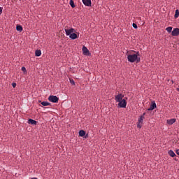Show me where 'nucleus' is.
Segmentation results:
<instances>
[{"label":"nucleus","instance_id":"nucleus-1","mask_svg":"<svg viewBox=\"0 0 179 179\" xmlns=\"http://www.w3.org/2000/svg\"><path fill=\"white\" fill-rule=\"evenodd\" d=\"M124 98V94L120 93L115 96V100L118 103L117 106L120 108H127V100Z\"/></svg>","mask_w":179,"mask_h":179},{"label":"nucleus","instance_id":"nucleus-2","mask_svg":"<svg viewBox=\"0 0 179 179\" xmlns=\"http://www.w3.org/2000/svg\"><path fill=\"white\" fill-rule=\"evenodd\" d=\"M139 56V52H137L136 54L129 55L127 56V60L130 63H139L141 62V57Z\"/></svg>","mask_w":179,"mask_h":179},{"label":"nucleus","instance_id":"nucleus-3","mask_svg":"<svg viewBox=\"0 0 179 179\" xmlns=\"http://www.w3.org/2000/svg\"><path fill=\"white\" fill-rule=\"evenodd\" d=\"M48 101L52 103H57L59 101V97L55 95H50L48 97Z\"/></svg>","mask_w":179,"mask_h":179},{"label":"nucleus","instance_id":"nucleus-4","mask_svg":"<svg viewBox=\"0 0 179 179\" xmlns=\"http://www.w3.org/2000/svg\"><path fill=\"white\" fill-rule=\"evenodd\" d=\"M64 31H65L66 36H70L73 33L75 32V29L71 28L69 29L64 28Z\"/></svg>","mask_w":179,"mask_h":179},{"label":"nucleus","instance_id":"nucleus-5","mask_svg":"<svg viewBox=\"0 0 179 179\" xmlns=\"http://www.w3.org/2000/svg\"><path fill=\"white\" fill-rule=\"evenodd\" d=\"M83 54L85 56H90L91 55L89 49L85 45L83 46Z\"/></svg>","mask_w":179,"mask_h":179},{"label":"nucleus","instance_id":"nucleus-6","mask_svg":"<svg viewBox=\"0 0 179 179\" xmlns=\"http://www.w3.org/2000/svg\"><path fill=\"white\" fill-rule=\"evenodd\" d=\"M156 108H157V106L156 105V102L155 101L151 102L150 108H148V111H151L155 110Z\"/></svg>","mask_w":179,"mask_h":179},{"label":"nucleus","instance_id":"nucleus-7","mask_svg":"<svg viewBox=\"0 0 179 179\" xmlns=\"http://www.w3.org/2000/svg\"><path fill=\"white\" fill-rule=\"evenodd\" d=\"M172 36H179V28H174L171 32Z\"/></svg>","mask_w":179,"mask_h":179},{"label":"nucleus","instance_id":"nucleus-8","mask_svg":"<svg viewBox=\"0 0 179 179\" xmlns=\"http://www.w3.org/2000/svg\"><path fill=\"white\" fill-rule=\"evenodd\" d=\"M84 6L87 7H91L92 6V0H82Z\"/></svg>","mask_w":179,"mask_h":179},{"label":"nucleus","instance_id":"nucleus-9","mask_svg":"<svg viewBox=\"0 0 179 179\" xmlns=\"http://www.w3.org/2000/svg\"><path fill=\"white\" fill-rule=\"evenodd\" d=\"M28 124H30L31 125H37V121L34 119L29 118L28 120Z\"/></svg>","mask_w":179,"mask_h":179},{"label":"nucleus","instance_id":"nucleus-10","mask_svg":"<svg viewBox=\"0 0 179 179\" xmlns=\"http://www.w3.org/2000/svg\"><path fill=\"white\" fill-rule=\"evenodd\" d=\"M176 120L175 118H171V119L167 120L166 122L169 125H173V124H174L176 122Z\"/></svg>","mask_w":179,"mask_h":179},{"label":"nucleus","instance_id":"nucleus-11","mask_svg":"<svg viewBox=\"0 0 179 179\" xmlns=\"http://www.w3.org/2000/svg\"><path fill=\"white\" fill-rule=\"evenodd\" d=\"M69 38L71 39V40H76L78 38V34L73 32L70 36H69Z\"/></svg>","mask_w":179,"mask_h":179},{"label":"nucleus","instance_id":"nucleus-12","mask_svg":"<svg viewBox=\"0 0 179 179\" xmlns=\"http://www.w3.org/2000/svg\"><path fill=\"white\" fill-rule=\"evenodd\" d=\"M41 54H42V52H41V50H36L35 51V56H36V57H41Z\"/></svg>","mask_w":179,"mask_h":179},{"label":"nucleus","instance_id":"nucleus-13","mask_svg":"<svg viewBox=\"0 0 179 179\" xmlns=\"http://www.w3.org/2000/svg\"><path fill=\"white\" fill-rule=\"evenodd\" d=\"M86 135V132L85 130H80L79 131V136L80 137H84Z\"/></svg>","mask_w":179,"mask_h":179},{"label":"nucleus","instance_id":"nucleus-14","mask_svg":"<svg viewBox=\"0 0 179 179\" xmlns=\"http://www.w3.org/2000/svg\"><path fill=\"white\" fill-rule=\"evenodd\" d=\"M168 154L169 156H171V157H176V154L175 152H173V150H169V151H168Z\"/></svg>","mask_w":179,"mask_h":179},{"label":"nucleus","instance_id":"nucleus-15","mask_svg":"<svg viewBox=\"0 0 179 179\" xmlns=\"http://www.w3.org/2000/svg\"><path fill=\"white\" fill-rule=\"evenodd\" d=\"M41 104L43 106H51V103L48 101H42L41 103Z\"/></svg>","mask_w":179,"mask_h":179},{"label":"nucleus","instance_id":"nucleus-16","mask_svg":"<svg viewBox=\"0 0 179 179\" xmlns=\"http://www.w3.org/2000/svg\"><path fill=\"white\" fill-rule=\"evenodd\" d=\"M16 30L17 31L22 32L23 31V27L21 25H17L16 26Z\"/></svg>","mask_w":179,"mask_h":179},{"label":"nucleus","instance_id":"nucleus-17","mask_svg":"<svg viewBox=\"0 0 179 179\" xmlns=\"http://www.w3.org/2000/svg\"><path fill=\"white\" fill-rule=\"evenodd\" d=\"M145 119V116L141 115L139 118H138V123L140 124H143V120Z\"/></svg>","mask_w":179,"mask_h":179},{"label":"nucleus","instance_id":"nucleus-18","mask_svg":"<svg viewBox=\"0 0 179 179\" xmlns=\"http://www.w3.org/2000/svg\"><path fill=\"white\" fill-rule=\"evenodd\" d=\"M69 4H70V6H71V7L72 8H76V5H75V3H74V1H73V0H70Z\"/></svg>","mask_w":179,"mask_h":179},{"label":"nucleus","instance_id":"nucleus-19","mask_svg":"<svg viewBox=\"0 0 179 179\" xmlns=\"http://www.w3.org/2000/svg\"><path fill=\"white\" fill-rule=\"evenodd\" d=\"M166 31L168 33H172V31H173V27H168L166 29Z\"/></svg>","mask_w":179,"mask_h":179},{"label":"nucleus","instance_id":"nucleus-20","mask_svg":"<svg viewBox=\"0 0 179 179\" xmlns=\"http://www.w3.org/2000/svg\"><path fill=\"white\" fill-rule=\"evenodd\" d=\"M179 17V10L177 9L176 10L174 17L176 19Z\"/></svg>","mask_w":179,"mask_h":179},{"label":"nucleus","instance_id":"nucleus-21","mask_svg":"<svg viewBox=\"0 0 179 179\" xmlns=\"http://www.w3.org/2000/svg\"><path fill=\"white\" fill-rule=\"evenodd\" d=\"M21 70H22V71L24 72V73H27V69H26V67L22 66V67L21 68Z\"/></svg>","mask_w":179,"mask_h":179},{"label":"nucleus","instance_id":"nucleus-22","mask_svg":"<svg viewBox=\"0 0 179 179\" xmlns=\"http://www.w3.org/2000/svg\"><path fill=\"white\" fill-rule=\"evenodd\" d=\"M70 83H71L72 85H76V83H75V81H74L73 79L70 80Z\"/></svg>","mask_w":179,"mask_h":179},{"label":"nucleus","instance_id":"nucleus-23","mask_svg":"<svg viewBox=\"0 0 179 179\" xmlns=\"http://www.w3.org/2000/svg\"><path fill=\"white\" fill-rule=\"evenodd\" d=\"M132 27L134 29H138V25L136 23H133Z\"/></svg>","mask_w":179,"mask_h":179},{"label":"nucleus","instance_id":"nucleus-24","mask_svg":"<svg viewBox=\"0 0 179 179\" xmlns=\"http://www.w3.org/2000/svg\"><path fill=\"white\" fill-rule=\"evenodd\" d=\"M137 127L139 128V129L142 128V123L138 122L137 124Z\"/></svg>","mask_w":179,"mask_h":179},{"label":"nucleus","instance_id":"nucleus-25","mask_svg":"<svg viewBox=\"0 0 179 179\" xmlns=\"http://www.w3.org/2000/svg\"><path fill=\"white\" fill-rule=\"evenodd\" d=\"M16 86H17V83H12V87H13V88H15Z\"/></svg>","mask_w":179,"mask_h":179},{"label":"nucleus","instance_id":"nucleus-26","mask_svg":"<svg viewBox=\"0 0 179 179\" xmlns=\"http://www.w3.org/2000/svg\"><path fill=\"white\" fill-rule=\"evenodd\" d=\"M2 13H3V8L0 7V15H1Z\"/></svg>","mask_w":179,"mask_h":179},{"label":"nucleus","instance_id":"nucleus-27","mask_svg":"<svg viewBox=\"0 0 179 179\" xmlns=\"http://www.w3.org/2000/svg\"><path fill=\"white\" fill-rule=\"evenodd\" d=\"M176 153L179 156V150H176Z\"/></svg>","mask_w":179,"mask_h":179},{"label":"nucleus","instance_id":"nucleus-28","mask_svg":"<svg viewBox=\"0 0 179 179\" xmlns=\"http://www.w3.org/2000/svg\"><path fill=\"white\" fill-rule=\"evenodd\" d=\"M145 115H146V113H143L142 116L145 117Z\"/></svg>","mask_w":179,"mask_h":179},{"label":"nucleus","instance_id":"nucleus-29","mask_svg":"<svg viewBox=\"0 0 179 179\" xmlns=\"http://www.w3.org/2000/svg\"><path fill=\"white\" fill-rule=\"evenodd\" d=\"M31 179H38V178H31Z\"/></svg>","mask_w":179,"mask_h":179},{"label":"nucleus","instance_id":"nucleus-30","mask_svg":"<svg viewBox=\"0 0 179 179\" xmlns=\"http://www.w3.org/2000/svg\"><path fill=\"white\" fill-rule=\"evenodd\" d=\"M177 91H178V92H179V86H178V87L177 88Z\"/></svg>","mask_w":179,"mask_h":179},{"label":"nucleus","instance_id":"nucleus-31","mask_svg":"<svg viewBox=\"0 0 179 179\" xmlns=\"http://www.w3.org/2000/svg\"><path fill=\"white\" fill-rule=\"evenodd\" d=\"M178 45H179V43H178Z\"/></svg>","mask_w":179,"mask_h":179}]
</instances>
